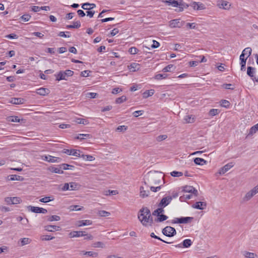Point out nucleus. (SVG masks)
<instances>
[{"label": "nucleus", "instance_id": "f257e3e1", "mask_svg": "<svg viewBox=\"0 0 258 258\" xmlns=\"http://www.w3.org/2000/svg\"><path fill=\"white\" fill-rule=\"evenodd\" d=\"M163 179V176H162L161 173L157 171H150L144 177V183L147 184H159L162 180Z\"/></svg>", "mask_w": 258, "mask_h": 258}, {"label": "nucleus", "instance_id": "f03ea898", "mask_svg": "<svg viewBox=\"0 0 258 258\" xmlns=\"http://www.w3.org/2000/svg\"><path fill=\"white\" fill-rule=\"evenodd\" d=\"M150 216V210L147 207H143L139 210L138 219L143 226H148Z\"/></svg>", "mask_w": 258, "mask_h": 258}, {"label": "nucleus", "instance_id": "7ed1b4c3", "mask_svg": "<svg viewBox=\"0 0 258 258\" xmlns=\"http://www.w3.org/2000/svg\"><path fill=\"white\" fill-rule=\"evenodd\" d=\"M252 50L250 47L245 48L240 55L241 71H245V64L246 59L251 54Z\"/></svg>", "mask_w": 258, "mask_h": 258}, {"label": "nucleus", "instance_id": "20e7f679", "mask_svg": "<svg viewBox=\"0 0 258 258\" xmlns=\"http://www.w3.org/2000/svg\"><path fill=\"white\" fill-rule=\"evenodd\" d=\"M73 74V71L68 70L65 71H61L59 72L57 74L55 75V76L56 77V80L59 81L62 80H67V78L72 76Z\"/></svg>", "mask_w": 258, "mask_h": 258}, {"label": "nucleus", "instance_id": "39448f33", "mask_svg": "<svg viewBox=\"0 0 258 258\" xmlns=\"http://www.w3.org/2000/svg\"><path fill=\"white\" fill-rule=\"evenodd\" d=\"M165 3L167 4L169 6H172L174 7H178L179 11H182L184 7V3H183L182 0H166Z\"/></svg>", "mask_w": 258, "mask_h": 258}, {"label": "nucleus", "instance_id": "423d86ee", "mask_svg": "<svg viewBox=\"0 0 258 258\" xmlns=\"http://www.w3.org/2000/svg\"><path fill=\"white\" fill-rule=\"evenodd\" d=\"M162 232L164 235L169 237H173L176 234L175 229L168 226L163 228L162 230Z\"/></svg>", "mask_w": 258, "mask_h": 258}, {"label": "nucleus", "instance_id": "0eeeda50", "mask_svg": "<svg viewBox=\"0 0 258 258\" xmlns=\"http://www.w3.org/2000/svg\"><path fill=\"white\" fill-rule=\"evenodd\" d=\"M194 218L191 217H181L180 218H175L171 221V223H188L189 222H190Z\"/></svg>", "mask_w": 258, "mask_h": 258}, {"label": "nucleus", "instance_id": "6e6552de", "mask_svg": "<svg viewBox=\"0 0 258 258\" xmlns=\"http://www.w3.org/2000/svg\"><path fill=\"white\" fill-rule=\"evenodd\" d=\"M258 192V185H256L251 190L247 192L243 198V202L250 200Z\"/></svg>", "mask_w": 258, "mask_h": 258}, {"label": "nucleus", "instance_id": "1a4fd4ad", "mask_svg": "<svg viewBox=\"0 0 258 258\" xmlns=\"http://www.w3.org/2000/svg\"><path fill=\"white\" fill-rule=\"evenodd\" d=\"M27 209L29 211L35 213L46 214L47 212V210L45 209L37 207H33L32 206H28Z\"/></svg>", "mask_w": 258, "mask_h": 258}, {"label": "nucleus", "instance_id": "9d476101", "mask_svg": "<svg viewBox=\"0 0 258 258\" xmlns=\"http://www.w3.org/2000/svg\"><path fill=\"white\" fill-rule=\"evenodd\" d=\"M172 197L167 196L162 199L160 202L158 204V207H161L163 208L167 206L171 202Z\"/></svg>", "mask_w": 258, "mask_h": 258}, {"label": "nucleus", "instance_id": "9b49d317", "mask_svg": "<svg viewBox=\"0 0 258 258\" xmlns=\"http://www.w3.org/2000/svg\"><path fill=\"white\" fill-rule=\"evenodd\" d=\"M255 73V69L252 67H248L247 70V74L249 76L253 81L258 82V77L254 76Z\"/></svg>", "mask_w": 258, "mask_h": 258}, {"label": "nucleus", "instance_id": "f8f14e48", "mask_svg": "<svg viewBox=\"0 0 258 258\" xmlns=\"http://www.w3.org/2000/svg\"><path fill=\"white\" fill-rule=\"evenodd\" d=\"M184 23V21H180V19H174L170 22V26L171 27L180 28Z\"/></svg>", "mask_w": 258, "mask_h": 258}, {"label": "nucleus", "instance_id": "ddd939ff", "mask_svg": "<svg viewBox=\"0 0 258 258\" xmlns=\"http://www.w3.org/2000/svg\"><path fill=\"white\" fill-rule=\"evenodd\" d=\"M63 153L67 154L69 155H73L76 157L80 156L81 151L80 150H75V149H63Z\"/></svg>", "mask_w": 258, "mask_h": 258}, {"label": "nucleus", "instance_id": "4468645a", "mask_svg": "<svg viewBox=\"0 0 258 258\" xmlns=\"http://www.w3.org/2000/svg\"><path fill=\"white\" fill-rule=\"evenodd\" d=\"M192 243V242L190 239H186L184 240L181 243L175 245H174V246L176 247H179V248H181V247L188 248L191 245Z\"/></svg>", "mask_w": 258, "mask_h": 258}, {"label": "nucleus", "instance_id": "2eb2a0df", "mask_svg": "<svg viewBox=\"0 0 258 258\" xmlns=\"http://www.w3.org/2000/svg\"><path fill=\"white\" fill-rule=\"evenodd\" d=\"M217 5L219 8L225 10L229 9L231 6L229 2L223 0L218 1Z\"/></svg>", "mask_w": 258, "mask_h": 258}, {"label": "nucleus", "instance_id": "dca6fc26", "mask_svg": "<svg viewBox=\"0 0 258 258\" xmlns=\"http://www.w3.org/2000/svg\"><path fill=\"white\" fill-rule=\"evenodd\" d=\"M190 6L195 10H201L206 9L205 5L199 2H193L191 3Z\"/></svg>", "mask_w": 258, "mask_h": 258}, {"label": "nucleus", "instance_id": "f3484780", "mask_svg": "<svg viewBox=\"0 0 258 258\" xmlns=\"http://www.w3.org/2000/svg\"><path fill=\"white\" fill-rule=\"evenodd\" d=\"M234 166L233 164L231 162L225 165H224L223 167L221 168L219 170V173L220 174H224L227 171H228L230 169H231L233 166Z\"/></svg>", "mask_w": 258, "mask_h": 258}, {"label": "nucleus", "instance_id": "a211bd4d", "mask_svg": "<svg viewBox=\"0 0 258 258\" xmlns=\"http://www.w3.org/2000/svg\"><path fill=\"white\" fill-rule=\"evenodd\" d=\"M183 190L184 192H188V193H192L196 197L198 196V190L192 186L186 185L184 187Z\"/></svg>", "mask_w": 258, "mask_h": 258}, {"label": "nucleus", "instance_id": "6ab92c4d", "mask_svg": "<svg viewBox=\"0 0 258 258\" xmlns=\"http://www.w3.org/2000/svg\"><path fill=\"white\" fill-rule=\"evenodd\" d=\"M207 207V203L204 202H197L192 205V207L194 209L204 210Z\"/></svg>", "mask_w": 258, "mask_h": 258}, {"label": "nucleus", "instance_id": "aec40b11", "mask_svg": "<svg viewBox=\"0 0 258 258\" xmlns=\"http://www.w3.org/2000/svg\"><path fill=\"white\" fill-rule=\"evenodd\" d=\"M44 160L51 163L54 162H60L61 160V159L59 157H55L50 155L45 156Z\"/></svg>", "mask_w": 258, "mask_h": 258}, {"label": "nucleus", "instance_id": "412c9836", "mask_svg": "<svg viewBox=\"0 0 258 258\" xmlns=\"http://www.w3.org/2000/svg\"><path fill=\"white\" fill-rule=\"evenodd\" d=\"M70 237H79L85 235V232L82 231H74L70 233Z\"/></svg>", "mask_w": 258, "mask_h": 258}, {"label": "nucleus", "instance_id": "4be33fe9", "mask_svg": "<svg viewBox=\"0 0 258 258\" xmlns=\"http://www.w3.org/2000/svg\"><path fill=\"white\" fill-rule=\"evenodd\" d=\"M24 178L21 176L17 175H10L7 176V180H18V181H23Z\"/></svg>", "mask_w": 258, "mask_h": 258}, {"label": "nucleus", "instance_id": "5701e85b", "mask_svg": "<svg viewBox=\"0 0 258 258\" xmlns=\"http://www.w3.org/2000/svg\"><path fill=\"white\" fill-rule=\"evenodd\" d=\"M92 224V221L90 220H83L78 221L77 225L78 227L83 226L90 225Z\"/></svg>", "mask_w": 258, "mask_h": 258}, {"label": "nucleus", "instance_id": "b1692460", "mask_svg": "<svg viewBox=\"0 0 258 258\" xmlns=\"http://www.w3.org/2000/svg\"><path fill=\"white\" fill-rule=\"evenodd\" d=\"M140 65L139 63L133 62L130 64V65L128 66V69L131 72H135L140 69Z\"/></svg>", "mask_w": 258, "mask_h": 258}, {"label": "nucleus", "instance_id": "393cba45", "mask_svg": "<svg viewBox=\"0 0 258 258\" xmlns=\"http://www.w3.org/2000/svg\"><path fill=\"white\" fill-rule=\"evenodd\" d=\"M95 7H96V5L95 4L86 3L82 5V8L85 10H91Z\"/></svg>", "mask_w": 258, "mask_h": 258}, {"label": "nucleus", "instance_id": "a878e982", "mask_svg": "<svg viewBox=\"0 0 258 258\" xmlns=\"http://www.w3.org/2000/svg\"><path fill=\"white\" fill-rule=\"evenodd\" d=\"M60 229L59 226L55 225H47L45 226V230L49 232H53L54 231H58Z\"/></svg>", "mask_w": 258, "mask_h": 258}, {"label": "nucleus", "instance_id": "bb28decb", "mask_svg": "<svg viewBox=\"0 0 258 258\" xmlns=\"http://www.w3.org/2000/svg\"><path fill=\"white\" fill-rule=\"evenodd\" d=\"M91 137L92 136L90 134H79L78 136L76 137L75 139L77 140H80V141H82L86 139H90Z\"/></svg>", "mask_w": 258, "mask_h": 258}, {"label": "nucleus", "instance_id": "cd10ccee", "mask_svg": "<svg viewBox=\"0 0 258 258\" xmlns=\"http://www.w3.org/2000/svg\"><path fill=\"white\" fill-rule=\"evenodd\" d=\"M36 93L39 95L45 96L48 94L49 90L47 88H40L37 90Z\"/></svg>", "mask_w": 258, "mask_h": 258}, {"label": "nucleus", "instance_id": "c85d7f7f", "mask_svg": "<svg viewBox=\"0 0 258 258\" xmlns=\"http://www.w3.org/2000/svg\"><path fill=\"white\" fill-rule=\"evenodd\" d=\"M24 99L21 98H12L10 101V103L14 104H21L23 103Z\"/></svg>", "mask_w": 258, "mask_h": 258}, {"label": "nucleus", "instance_id": "c756f323", "mask_svg": "<svg viewBox=\"0 0 258 258\" xmlns=\"http://www.w3.org/2000/svg\"><path fill=\"white\" fill-rule=\"evenodd\" d=\"M194 161L196 164L199 165H203L207 163V161H206L203 158L198 157L195 158Z\"/></svg>", "mask_w": 258, "mask_h": 258}, {"label": "nucleus", "instance_id": "7c9ffc66", "mask_svg": "<svg viewBox=\"0 0 258 258\" xmlns=\"http://www.w3.org/2000/svg\"><path fill=\"white\" fill-rule=\"evenodd\" d=\"M81 27V23L79 21L74 22L73 25H68L66 26L67 29L79 28Z\"/></svg>", "mask_w": 258, "mask_h": 258}, {"label": "nucleus", "instance_id": "2f4dec72", "mask_svg": "<svg viewBox=\"0 0 258 258\" xmlns=\"http://www.w3.org/2000/svg\"><path fill=\"white\" fill-rule=\"evenodd\" d=\"M70 190H75L79 189L80 187V185L76 182H70Z\"/></svg>", "mask_w": 258, "mask_h": 258}, {"label": "nucleus", "instance_id": "473e14b6", "mask_svg": "<svg viewBox=\"0 0 258 258\" xmlns=\"http://www.w3.org/2000/svg\"><path fill=\"white\" fill-rule=\"evenodd\" d=\"M140 197L142 198H144L148 197L149 191L144 190V188L143 186L140 187Z\"/></svg>", "mask_w": 258, "mask_h": 258}, {"label": "nucleus", "instance_id": "72a5a7b5", "mask_svg": "<svg viewBox=\"0 0 258 258\" xmlns=\"http://www.w3.org/2000/svg\"><path fill=\"white\" fill-rule=\"evenodd\" d=\"M49 170L51 172L56 173L62 174L63 173V171L60 169V167L59 168L55 167H50L49 168Z\"/></svg>", "mask_w": 258, "mask_h": 258}, {"label": "nucleus", "instance_id": "f704fd0d", "mask_svg": "<svg viewBox=\"0 0 258 258\" xmlns=\"http://www.w3.org/2000/svg\"><path fill=\"white\" fill-rule=\"evenodd\" d=\"M75 121L78 124H82L84 125L88 124L89 123L88 120L82 118H76Z\"/></svg>", "mask_w": 258, "mask_h": 258}, {"label": "nucleus", "instance_id": "c9c22d12", "mask_svg": "<svg viewBox=\"0 0 258 258\" xmlns=\"http://www.w3.org/2000/svg\"><path fill=\"white\" fill-rule=\"evenodd\" d=\"M164 212L163 208L161 207H159L158 209L155 210L153 213L152 215L154 216H156L157 217H159L162 212Z\"/></svg>", "mask_w": 258, "mask_h": 258}, {"label": "nucleus", "instance_id": "e433bc0d", "mask_svg": "<svg viewBox=\"0 0 258 258\" xmlns=\"http://www.w3.org/2000/svg\"><path fill=\"white\" fill-rule=\"evenodd\" d=\"M154 93V90L153 89H151L149 90H147L145 91L143 93V97L144 98H147L149 96H151Z\"/></svg>", "mask_w": 258, "mask_h": 258}, {"label": "nucleus", "instance_id": "4c0bfd02", "mask_svg": "<svg viewBox=\"0 0 258 258\" xmlns=\"http://www.w3.org/2000/svg\"><path fill=\"white\" fill-rule=\"evenodd\" d=\"M80 157L86 161H92L95 160V158L93 156L89 155H80Z\"/></svg>", "mask_w": 258, "mask_h": 258}, {"label": "nucleus", "instance_id": "58836bf2", "mask_svg": "<svg viewBox=\"0 0 258 258\" xmlns=\"http://www.w3.org/2000/svg\"><path fill=\"white\" fill-rule=\"evenodd\" d=\"M60 220V217L57 215H52L48 217L47 220L50 222L53 221H59Z\"/></svg>", "mask_w": 258, "mask_h": 258}, {"label": "nucleus", "instance_id": "ea45409f", "mask_svg": "<svg viewBox=\"0 0 258 258\" xmlns=\"http://www.w3.org/2000/svg\"><path fill=\"white\" fill-rule=\"evenodd\" d=\"M184 120H185V123H192L195 121V119L192 115H186L184 117Z\"/></svg>", "mask_w": 258, "mask_h": 258}, {"label": "nucleus", "instance_id": "a19ab883", "mask_svg": "<svg viewBox=\"0 0 258 258\" xmlns=\"http://www.w3.org/2000/svg\"><path fill=\"white\" fill-rule=\"evenodd\" d=\"M167 218L168 217L166 215L161 214L159 217H158V218L155 220V221L157 222H161L167 220Z\"/></svg>", "mask_w": 258, "mask_h": 258}, {"label": "nucleus", "instance_id": "79ce46f5", "mask_svg": "<svg viewBox=\"0 0 258 258\" xmlns=\"http://www.w3.org/2000/svg\"><path fill=\"white\" fill-rule=\"evenodd\" d=\"M79 206L78 205H72L69 207V209L70 211H80L82 210L84 208L83 207H79Z\"/></svg>", "mask_w": 258, "mask_h": 258}, {"label": "nucleus", "instance_id": "37998d69", "mask_svg": "<svg viewBox=\"0 0 258 258\" xmlns=\"http://www.w3.org/2000/svg\"><path fill=\"white\" fill-rule=\"evenodd\" d=\"M98 214L101 217H108L110 215V213L104 210H100L98 211Z\"/></svg>", "mask_w": 258, "mask_h": 258}, {"label": "nucleus", "instance_id": "c03bdc74", "mask_svg": "<svg viewBox=\"0 0 258 258\" xmlns=\"http://www.w3.org/2000/svg\"><path fill=\"white\" fill-rule=\"evenodd\" d=\"M54 238V237L52 236L49 235H42V236H41L40 237V239L42 241L50 240H52V239H53Z\"/></svg>", "mask_w": 258, "mask_h": 258}, {"label": "nucleus", "instance_id": "a18cd8bd", "mask_svg": "<svg viewBox=\"0 0 258 258\" xmlns=\"http://www.w3.org/2000/svg\"><path fill=\"white\" fill-rule=\"evenodd\" d=\"M167 77V75L165 74H159L155 76V79L156 80H161L166 79Z\"/></svg>", "mask_w": 258, "mask_h": 258}, {"label": "nucleus", "instance_id": "49530a36", "mask_svg": "<svg viewBox=\"0 0 258 258\" xmlns=\"http://www.w3.org/2000/svg\"><path fill=\"white\" fill-rule=\"evenodd\" d=\"M257 131H258V123L250 128L249 135H252L253 134L255 133Z\"/></svg>", "mask_w": 258, "mask_h": 258}, {"label": "nucleus", "instance_id": "de8ad7c7", "mask_svg": "<svg viewBox=\"0 0 258 258\" xmlns=\"http://www.w3.org/2000/svg\"><path fill=\"white\" fill-rule=\"evenodd\" d=\"M192 195H184L182 196H181L179 198V200L180 201L183 202L187 200H189L191 198Z\"/></svg>", "mask_w": 258, "mask_h": 258}, {"label": "nucleus", "instance_id": "09e8293b", "mask_svg": "<svg viewBox=\"0 0 258 258\" xmlns=\"http://www.w3.org/2000/svg\"><path fill=\"white\" fill-rule=\"evenodd\" d=\"M118 194V191L116 190H108L105 191L104 195L106 196L108 195H116Z\"/></svg>", "mask_w": 258, "mask_h": 258}, {"label": "nucleus", "instance_id": "8fccbe9b", "mask_svg": "<svg viewBox=\"0 0 258 258\" xmlns=\"http://www.w3.org/2000/svg\"><path fill=\"white\" fill-rule=\"evenodd\" d=\"M230 102L226 100L223 99L221 101V105L222 107L228 108L230 106Z\"/></svg>", "mask_w": 258, "mask_h": 258}, {"label": "nucleus", "instance_id": "3c124183", "mask_svg": "<svg viewBox=\"0 0 258 258\" xmlns=\"http://www.w3.org/2000/svg\"><path fill=\"white\" fill-rule=\"evenodd\" d=\"M31 240L28 238H23L21 239V245L23 246L30 243Z\"/></svg>", "mask_w": 258, "mask_h": 258}, {"label": "nucleus", "instance_id": "603ef678", "mask_svg": "<svg viewBox=\"0 0 258 258\" xmlns=\"http://www.w3.org/2000/svg\"><path fill=\"white\" fill-rule=\"evenodd\" d=\"M84 254L92 257H97L98 255V253L93 251H86L84 252Z\"/></svg>", "mask_w": 258, "mask_h": 258}, {"label": "nucleus", "instance_id": "864d4df0", "mask_svg": "<svg viewBox=\"0 0 258 258\" xmlns=\"http://www.w3.org/2000/svg\"><path fill=\"white\" fill-rule=\"evenodd\" d=\"M150 236L151 237H152V238L158 239V240H159L160 241H162V242L166 243H172V242H167V241H166L163 240L162 239H161L159 236H156L154 233H151V234H150Z\"/></svg>", "mask_w": 258, "mask_h": 258}, {"label": "nucleus", "instance_id": "5fc2aeb1", "mask_svg": "<svg viewBox=\"0 0 258 258\" xmlns=\"http://www.w3.org/2000/svg\"><path fill=\"white\" fill-rule=\"evenodd\" d=\"M126 100V98L125 96H122L120 97L116 98L115 102L117 104H120Z\"/></svg>", "mask_w": 258, "mask_h": 258}, {"label": "nucleus", "instance_id": "6e6d98bb", "mask_svg": "<svg viewBox=\"0 0 258 258\" xmlns=\"http://www.w3.org/2000/svg\"><path fill=\"white\" fill-rule=\"evenodd\" d=\"M53 200V199H51L50 197H45L40 199L39 201L42 203H47L48 202L51 201Z\"/></svg>", "mask_w": 258, "mask_h": 258}, {"label": "nucleus", "instance_id": "4d7b16f0", "mask_svg": "<svg viewBox=\"0 0 258 258\" xmlns=\"http://www.w3.org/2000/svg\"><path fill=\"white\" fill-rule=\"evenodd\" d=\"M21 202V200L19 197H12V204H18Z\"/></svg>", "mask_w": 258, "mask_h": 258}, {"label": "nucleus", "instance_id": "13d9d810", "mask_svg": "<svg viewBox=\"0 0 258 258\" xmlns=\"http://www.w3.org/2000/svg\"><path fill=\"white\" fill-rule=\"evenodd\" d=\"M30 18H31V16L30 15L24 14L21 17L20 19H22L24 22H27L30 20Z\"/></svg>", "mask_w": 258, "mask_h": 258}, {"label": "nucleus", "instance_id": "bf43d9fd", "mask_svg": "<svg viewBox=\"0 0 258 258\" xmlns=\"http://www.w3.org/2000/svg\"><path fill=\"white\" fill-rule=\"evenodd\" d=\"M219 113V111L217 109H211L209 111V115L211 116H215Z\"/></svg>", "mask_w": 258, "mask_h": 258}, {"label": "nucleus", "instance_id": "052dcab7", "mask_svg": "<svg viewBox=\"0 0 258 258\" xmlns=\"http://www.w3.org/2000/svg\"><path fill=\"white\" fill-rule=\"evenodd\" d=\"M171 176L173 177H179L183 175V173L181 172L173 171L170 173Z\"/></svg>", "mask_w": 258, "mask_h": 258}, {"label": "nucleus", "instance_id": "680f3d73", "mask_svg": "<svg viewBox=\"0 0 258 258\" xmlns=\"http://www.w3.org/2000/svg\"><path fill=\"white\" fill-rule=\"evenodd\" d=\"M138 51H139V50L138 49V48L135 47H132L128 50V52L131 54H137L138 53Z\"/></svg>", "mask_w": 258, "mask_h": 258}, {"label": "nucleus", "instance_id": "e2e57ef3", "mask_svg": "<svg viewBox=\"0 0 258 258\" xmlns=\"http://www.w3.org/2000/svg\"><path fill=\"white\" fill-rule=\"evenodd\" d=\"M167 138V136L166 135H160L158 136L156 140L158 142H161L162 141H163Z\"/></svg>", "mask_w": 258, "mask_h": 258}, {"label": "nucleus", "instance_id": "0e129e2a", "mask_svg": "<svg viewBox=\"0 0 258 258\" xmlns=\"http://www.w3.org/2000/svg\"><path fill=\"white\" fill-rule=\"evenodd\" d=\"M98 95L96 93L89 92L86 94V97L89 98H95Z\"/></svg>", "mask_w": 258, "mask_h": 258}, {"label": "nucleus", "instance_id": "69168bd1", "mask_svg": "<svg viewBox=\"0 0 258 258\" xmlns=\"http://www.w3.org/2000/svg\"><path fill=\"white\" fill-rule=\"evenodd\" d=\"M173 67V64H169V65L167 66L166 67H165V68H164L162 70V71L165 73L171 72V69Z\"/></svg>", "mask_w": 258, "mask_h": 258}, {"label": "nucleus", "instance_id": "338daca9", "mask_svg": "<svg viewBox=\"0 0 258 258\" xmlns=\"http://www.w3.org/2000/svg\"><path fill=\"white\" fill-rule=\"evenodd\" d=\"M10 118V120L12 122H19L20 121V118L17 116H12Z\"/></svg>", "mask_w": 258, "mask_h": 258}, {"label": "nucleus", "instance_id": "774afa93", "mask_svg": "<svg viewBox=\"0 0 258 258\" xmlns=\"http://www.w3.org/2000/svg\"><path fill=\"white\" fill-rule=\"evenodd\" d=\"M93 246L94 247H101V248H103V247H104V244L102 242L98 241V242H96L94 243L93 244Z\"/></svg>", "mask_w": 258, "mask_h": 258}]
</instances>
